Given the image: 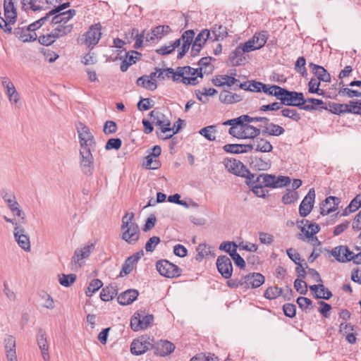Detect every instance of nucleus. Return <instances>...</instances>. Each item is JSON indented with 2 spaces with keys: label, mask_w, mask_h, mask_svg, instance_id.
<instances>
[{
  "label": "nucleus",
  "mask_w": 361,
  "mask_h": 361,
  "mask_svg": "<svg viewBox=\"0 0 361 361\" xmlns=\"http://www.w3.org/2000/svg\"><path fill=\"white\" fill-rule=\"evenodd\" d=\"M135 214L126 212L122 217L121 238L129 245H135L140 239V231L137 223L134 222Z\"/></svg>",
  "instance_id": "1"
},
{
  "label": "nucleus",
  "mask_w": 361,
  "mask_h": 361,
  "mask_svg": "<svg viewBox=\"0 0 361 361\" xmlns=\"http://www.w3.org/2000/svg\"><path fill=\"white\" fill-rule=\"evenodd\" d=\"M279 90L278 100L281 101L285 106H296L300 109L307 111H312L315 108L313 106L304 105V94L302 92L290 91L282 87Z\"/></svg>",
  "instance_id": "2"
},
{
  "label": "nucleus",
  "mask_w": 361,
  "mask_h": 361,
  "mask_svg": "<svg viewBox=\"0 0 361 361\" xmlns=\"http://www.w3.org/2000/svg\"><path fill=\"white\" fill-rule=\"evenodd\" d=\"M80 149H95L96 141L89 127L80 123L77 127Z\"/></svg>",
  "instance_id": "3"
},
{
  "label": "nucleus",
  "mask_w": 361,
  "mask_h": 361,
  "mask_svg": "<svg viewBox=\"0 0 361 361\" xmlns=\"http://www.w3.org/2000/svg\"><path fill=\"white\" fill-rule=\"evenodd\" d=\"M156 268L159 273L166 278H177L181 275L182 269L167 259L157 262Z\"/></svg>",
  "instance_id": "4"
},
{
  "label": "nucleus",
  "mask_w": 361,
  "mask_h": 361,
  "mask_svg": "<svg viewBox=\"0 0 361 361\" xmlns=\"http://www.w3.org/2000/svg\"><path fill=\"white\" fill-rule=\"evenodd\" d=\"M94 149H80V167L86 176H92L94 171V157L92 152Z\"/></svg>",
  "instance_id": "5"
},
{
  "label": "nucleus",
  "mask_w": 361,
  "mask_h": 361,
  "mask_svg": "<svg viewBox=\"0 0 361 361\" xmlns=\"http://www.w3.org/2000/svg\"><path fill=\"white\" fill-rule=\"evenodd\" d=\"M149 336L147 335L134 339L130 344V353L135 355H141L152 349L153 343L149 342Z\"/></svg>",
  "instance_id": "6"
},
{
  "label": "nucleus",
  "mask_w": 361,
  "mask_h": 361,
  "mask_svg": "<svg viewBox=\"0 0 361 361\" xmlns=\"http://www.w3.org/2000/svg\"><path fill=\"white\" fill-rule=\"evenodd\" d=\"M153 321V314H147L142 317L139 312H135L130 319V326L134 331L147 329Z\"/></svg>",
  "instance_id": "7"
},
{
  "label": "nucleus",
  "mask_w": 361,
  "mask_h": 361,
  "mask_svg": "<svg viewBox=\"0 0 361 361\" xmlns=\"http://www.w3.org/2000/svg\"><path fill=\"white\" fill-rule=\"evenodd\" d=\"M226 169L231 173L245 178L249 174V169L240 160L235 159H227L224 161Z\"/></svg>",
  "instance_id": "8"
},
{
  "label": "nucleus",
  "mask_w": 361,
  "mask_h": 361,
  "mask_svg": "<svg viewBox=\"0 0 361 361\" xmlns=\"http://www.w3.org/2000/svg\"><path fill=\"white\" fill-rule=\"evenodd\" d=\"M216 268L219 274L225 279H229L233 273V265L231 259L226 255H220L216 259Z\"/></svg>",
  "instance_id": "9"
},
{
  "label": "nucleus",
  "mask_w": 361,
  "mask_h": 361,
  "mask_svg": "<svg viewBox=\"0 0 361 361\" xmlns=\"http://www.w3.org/2000/svg\"><path fill=\"white\" fill-rule=\"evenodd\" d=\"M144 256V251L142 250L134 253L128 257L122 265L121 271H120L119 276L123 277L129 274L135 267L138 261Z\"/></svg>",
  "instance_id": "10"
},
{
  "label": "nucleus",
  "mask_w": 361,
  "mask_h": 361,
  "mask_svg": "<svg viewBox=\"0 0 361 361\" xmlns=\"http://www.w3.org/2000/svg\"><path fill=\"white\" fill-rule=\"evenodd\" d=\"M101 29L102 25L99 23L91 25L85 34L84 43L89 47L95 46L101 38Z\"/></svg>",
  "instance_id": "11"
},
{
  "label": "nucleus",
  "mask_w": 361,
  "mask_h": 361,
  "mask_svg": "<svg viewBox=\"0 0 361 361\" xmlns=\"http://www.w3.org/2000/svg\"><path fill=\"white\" fill-rule=\"evenodd\" d=\"M247 164L252 171H267L271 168V161L269 159L257 155L249 157Z\"/></svg>",
  "instance_id": "12"
},
{
  "label": "nucleus",
  "mask_w": 361,
  "mask_h": 361,
  "mask_svg": "<svg viewBox=\"0 0 361 361\" xmlns=\"http://www.w3.org/2000/svg\"><path fill=\"white\" fill-rule=\"evenodd\" d=\"M315 199V191L310 188L299 206V214L302 217L307 216L312 211Z\"/></svg>",
  "instance_id": "13"
},
{
  "label": "nucleus",
  "mask_w": 361,
  "mask_h": 361,
  "mask_svg": "<svg viewBox=\"0 0 361 361\" xmlns=\"http://www.w3.org/2000/svg\"><path fill=\"white\" fill-rule=\"evenodd\" d=\"M14 238L17 242L19 247L25 251L30 250V238L25 234V231L23 227L18 224H16L13 231Z\"/></svg>",
  "instance_id": "14"
},
{
  "label": "nucleus",
  "mask_w": 361,
  "mask_h": 361,
  "mask_svg": "<svg viewBox=\"0 0 361 361\" xmlns=\"http://www.w3.org/2000/svg\"><path fill=\"white\" fill-rule=\"evenodd\" d=\"M243 280H244V288H257L264 283L265 277L260 273L252 272L243 276Z\"/></svg>",
  "instance_id": "15"
},
{
  "label": "nucleus",
  "mask_w": 361,
  "mask_h": 361,
  "mask_svg": "<svg viewBox=\"0 0 361 361\" xmlns=\"http://www.w3.org/2000/svg\"><path fill=\"white\" fill-rule=\"evenodd\" d=\"M175 345L167 340H160L153 344L152 349L157 355L164 357L172 353L175 350Z\"/></svg>",
  "instance_id": "16"
},
{
  "label": "nucleus",
  "mask_w": 361,
  "mask_h": 361,
  "mask_svg": "<svg viewBox=\"0 0 361 361\" xmlns=\"http://www.w3.org/2000/svg\"><path fill=\"white\" fill-rule=\"evenodd\" d=\"M341 203V199L335 196L327 197L322 203L320 214L326 216L333 212H335Z\"/></svg>",
  "instance_id": "17"
},
{
  "label": "nucleus",
  "mask_w": 361,
  "mask_h": 361,
  "mask_svg": "<svg viewBox=\"0 0 361 361\" xmlns=\"http://www.w3.org/2000/svg\"><path fill=\"white\" fill-rule=\"evenodd\" d=\"M195 35V33L193 30H188L182 34L181 39H183V44L177 55L178 59H181L188 51L193 42Z\"/></svg>",
  "instance_id": "18"
},
{
  "label": "nucleus",
  "mask_w": 361,
  "mask_h": 361,
  "mask_svg": "<svg viewBox=\"0 0 361 361\" xmlns=\"http://www.w3.org/2000/svg\"><path fill=\"white\" fill-rule=\"evenodd\" d=\"M37 342L38 346L41 350L42 357L44 361H48L50 359L49 353V345L47 343V338L46 332L42 329H39L37 334Z\"/></svg>",
  "instance_id": "19"
},
{
  "label": "nucleus",
  "mask_w": 361,
  "mask_h": 361,
  "mask_svg": "<svg viewBox=\"0 0 361 361\" xmlns=\"http://www.w3.org/2000/svg\"><path fill=\"white\" fill-rule=\"evenodd\" d=\"M4 347L8 361H17L16 351V344L14 336L11 335L6 336L4 338Z\"/></svg>",
  "instance_id": "20"
},
{
  "label": "nucleus",
  "mask_w": 361,
  "mask_h": 361,
  "mask_svg": "<svg viewBox=\"0 0 361 361\" xmlns=\"http://www.w3.org/2000/svg\"><path fill=\"white\" fill-rule=\"evenodd\" d=\"M4 11L5 18L10 24H15L17 20V10L13 0L4 1Z\"/></svg>",
  "instance_id": "21"
},
{
  "label": "nucleus",
  "mask_w": 361,
  "mask_h": 361,
  "mask_svg": "<svg viewBox=\"0 0 361 361\" xmlns=\"http://www.w3.org/2000/svg\"><path fill=\"white\" fill-rule=\"evenodd\" d=\"M261 133L260 128H256L248 123H244L239 130L238 135L240 139H252L255 140Z\"/></svg>",
  "instance_id": "22"
},
{
  "label": "nucleus",
  "mask_w": 361,
  "mask_h": 361,
  "mask_svg": "<svg viewBox=\"0 0 361 361\" xmlns=\"http://www.w3.org/2000/svg\"><path fill=\"white\" fill-rule=\"evenodd\" d=\"M94 250V244L85 245L81 249H76L71 259V263L76 264L82 259L88 257Z\"/></svg>",
  "instance_id": "23"
},
{
  "label": "nucleus",
  "mask_w": 361,
  "mask_h": 361,
  "mask_svg": "<svg viewBox=\"0 0 361 361\" xmlns=\"http://www.w3.org/2000/svg\"><path fill=\"white\" fill-rule=\"evenodd\" d=\"M139 292L136 289H128L118 295V302L121 305H128L133 302L138 297Z\"/></svg>",
  "instance_id": "24"
},
{
  "label": "nucleus",
  "mask_w": 361,
  "mask_h": 361,
  "mask_svg": "<svg viewBox=\"0 0 361 361\" xmlns=\"http://www.w3.org/2000/svg\"><path fill=\"white\" fill-rule=\"evenodd\" d=\"M245 53V51H243L242 48L240 46H238L229 55L228 60L231 65L233 66L245 65L247 62Z\"/></svg>",
  "instance_id": "25"
},
{
  "label": "nucleus",
  "mask_w": 361,
  "mask_h": 361,
  "mask_svg": "<svg viewBox=\"0 0 361 361\" xmlns=\"http://www.w3.org/2000/svg\"><path fill=\"white\" fill-rule=\"evenodd\" d=\"M260 127L263 128L262 130V135L279 136L283 135L285 132V129L282 126L274 123H270L269 121L265 123L264 125H261Z\"/></svg>",
  "instance_id": "26"
},
{
  "label": "nucleus",
  "mask_w": 361,
  "mask_h": 361,
  "mask_svg": "<svg viewBox=\"0 0 361 361\" xmlns=\"http://www.w3.org/2000/svg\"><path fill=\"white\" fill-rule=\"evenodd\" d=\"M223 149L227 153L241 154L251 152L253 146L250 144H227L223 147Z\"/></svg>",
  "instance_id": "27"
},
{
  "label": "nucleus",
  "mask_w": 361,
  "mask_h": 361,
  "mask_svg": "<svg viewBox=\"0 0 361 361\" xmlns=\"http://www.w3.org/2000/svg\"><path fill=\"white\" fill-rule=\"evenodd\" d=\"M312 72L317 76V79L320 81L329 82L331 81V75L322 66L317 65L312 62L309 63Z\"/></svg>",
  "instance_id": "28"
},
{
  "label": "nucleus",
  "mask_w": 361,
  "mask_h": 361,
  "mask_svg": "<svg viewBox=\"0 0 361 361\" xmlns=\"http://www.w3.org/2000/svg\"><path fill=\"white\" fill-rule=\"evenodd\" d=\"M250 145L253 146V149H255L256 152H270L273 149L272 145L268 140L258 137V136L253 140V143Z\"/></svg>",
  "instance_id": "29"
},
{
  "label": "nucleus",
  "mask_w": 361,
  "mask_h": 361,
  "mask_svg": "<svg viewBox=\"0 0 361 361\" xmlns=\"http://www.w3.org/2000/svg\"><path fill=\"white\" fill-rule=\"evenodd\" d=\"M219 100L223 104H230L237 103L243 100L241 95L232 93L228 90H223L219 94Z\"/></svg>",
  "instance_id": "30"
},
{
  "label": "nucleus",
  "mask_w": 361,
  "mask_h": 361,
  "mask_svg": "<svg viewBox=\"0 0 361 361\" xmlns=\"http://www.w3.org/2000/svg\"><path fill=\"white\" fill-rule=\"evenodd\" d=\"M310 291L314 293V298L315 299H323V300H329L332 297V293L329 290H326V296L322 295L320 294L319 290H324V286L323 283H319L317 285H312L309 286Z\"/></svg>",
  "instance_id": "31"
},
{
  "label": "nucleus",
  "mask_w": 361,
  "mask_h": 361,
  "mask_svg": "<svg viewBox=\"0 0 361 361\" xmlns=\"http://www.w3.org/2000/svg\"><path fill=\"white\" fill-rule=\"evenodd\" d=\"M73 24L59 25L56 28L52 30L51 33L56 39L71 33L73 30Z\"/></svg>",
  "instance_id": "32"
},
{
  "label": "nucleus",
  "mask_w": 361,
  "mask_h": 361,
  "mask_svg": "<svg viewBox=\"0 0 361 361\" xmlns=\"http://www.w3.org/2000/svg\"><path fill=\"white\" fill-rule=\"evenodd\" d=\"M118 294V289L116 286H108L104 288L100 293L102 300L107 302L111 300Z\"/></svg>",
  "instance_id": "33"
},
{
  "label": "nucleus",
  "mask_w": 361,
  "mask_h": 361,
  "mask_svg": "<svg viewBox=\"0 0 361 361\" xmlns=\"http://www.w3.org/2000/svg\"><path fill=\"white\" fill-rule=\"evenodd\" d=\"M212 32L214 35L212 41L224 39L228 36L227 27L221 25H214L212 27Z\"/></svg>",
  "instance_id": "34"
},
{
  "label": "nucleus",
  "mask_w": 361,
  "mask_h": 361,
  "mask_svg": "<svg viewBox=\"0 0 361 361\" xmlns=\"http://www.w3.org/2000/svg\"><path fill=\"white\" fill-rule=\"evenodd\" d=\"M269 34L268 32L266 30L261 31L259 32L255 33L253 37H252V39H254V42L256 45V48L257 49H261L263 47L268 39Z\"/></svg>",
  "instance_id": "35"
},
{
  "label": "nucleus",
  "mask_w": 361,
  "mask_h": 361,
  "mask_svg": "<svg viewBox=\"0 0 361 361\" xmlns=\"http://www.w3.org/2000/svg\"><path fill=\"white\" fill-rule=\"evenodd\" d=\"M212 60L214 61L215 59L212 56H204L201 58L198 61L200 67H202V69L204 68L203 72L204 74H211L213 72L214 68L211 65V61Z\"/></svg>",
  "instance_id": "36"
},
{
  "label": "nucleus",
  "mask_w": 361,
  "mask_h": 361,
  "mask_svg": "<svg viewBox=\"0 0 361 361\" xmlns=\"http://www.w3.org/2000/svg\"><path fill=\"white\" fill-rule=\"evenodd\" d=\"M137 60H138L137 56H134V55L131 54L129 51L126 52L125 58L120 66L121 71L126 72L132 64L136 63Z\"/></svg>",
  "instance_id": "37"
},
{
  "label": "nucleus",
  "mask_w": 361,
  "mask_h": 361,
  "mask_svg": "<svg viewBox=\"0 0 361 361\" xmlns=\"http://www.w3.org/2000/svg\"><path fill=\"white\" fill-rule=\"evenodd\" d=\"M281 88V87L276 85H266L262 82V86L260 87V92H264L269 96H274L276 99L279 98V90H276Z\"/></svg>",
  "instance_id": "38"
},
{
  "label": "nucleus",
  "mask_w": 361,
  "mask_h": 361,
  "mask_svg": "<svg viewBox=\"0 0 361 361\" xmlns=\"http://www.w3.org/2000/svg\"><path fill=\"white\" fill-rule=\"evenodd\" d=\"M238 245H235L234 247L232 248V252L231 253V258L233 260L234 264L241 269H244L246 264L244 259L237 252Z\"/></svg>",
  "instance_id": "39"
},
{
  "label": "nucleus",
  "mask_w": 361,
  "mask_h": 361,
  "mask_svg": "<svg viewBox=\"0 0 361 361\" xmlns=\"http://www.w3.org/2000/svg\"><path fill=\"white\" fill-rule=\"evenodd\" d=\"M102 286L103 283L100 279H95L92 280L85 291L86 295L91 297L92 294L97 292Z\"/></svg>",
  "instance_id": "40"
},
{
  "label": "nucleus",
  "mask_w": 361,
  "mask_h": 361,
  "mask_svg": "<svg viewBox=\"0 0 361 361\" xmlns=\"http://www.w3.org/2000/svg\"><path fill=\"white\" fill-rule=\"evenodd\" d=\"M281 115L294 121L298 122L301 119L300 114L295 109L284 108L281 111Z\"/></svg>",
  "instance_id": "41"
},
{
  "label": "nucleus",
  "mask_w": 361,
  "mask_h": 361,
  "mask_svg": "<svg viewBox=\"0 0 361 361\" xmlns=\"http://www.w3.org/2000/svg\"><path fill=\"white\" fill-rule=\"evenodd\" d=\"M300 229L302 233H304L305 236L307 238H310V237L319 232L320 226L316 223H310L308 224V229H310L311 232H310L309 230H306L305 226H300Z\"/></svg>",
  "instance_id": "42"
},
{
  "label": "nucleus",
  "mask_w": 361,
  "mask_h": 361,
  "mask_svg": "<svg viewBox=\"0 0 361 361\" xmlns=\"http://www.w3.org/2000/svg\"><path fill=\"white\" fill-rule=\"evenodd\" d=\"M6 94L8 97V100L11 103L17 104L20 101V95L18 92L16 91V87L13 83L5 88Z\"/></svg>",
  "instance_id": "43"
},
{
  "label": "nucleus",
  "mask_w": 361,
  "mask_h": 361,
  "mask_svg": "<svg viewBox=\"0 0 361 361\" xmlns=\"http://www.w3.org/2000/svg\"><path fill=\"white\" fill-rule=\"evenodd\" d=\"M245 183L247 186H253L256 185L257 186L261 185L262 180V173L258 176H255L254 173H251L249 170V174L246 176Z\"/></svg>",
  "instance_id": "44"
},
{
  "label": "nucleus",
  "mask_w": 361,
  "mask_h": 361,
  "mask_svg": "<svg viewBox=\"0 0 361 361\" xmlns=\"http://www.w3.org/2000/svg\"><path fill=\"white\" fill-rule=\"evenodd\" d=\"M282 288L277 286H270L264 292V296L268 300H274L282 294Z\"/></svg>",
  "instance_id": "45"
},
{
  "label": "nucleus",
  "mask_w": 361,
  "mask_h": 361,
  "mask_svg": "<svg viewBox=\"0 0 361 361\" xmlns=\"http://www.w3.org/2000/svg\"><path fill=\"white\" fill-rule=\"evenodd\" d=\"M59 283L64 287H70L76 280V275L74 274L59 275Z\"/></svg>",
  "instance_id": "46"
},
{
  "label": "nucleus",
  "mask_w": 361,
  "mask_h": 361,
  "mask_svg": "<svg viewBox=\"0 0 361 361\" xmlns=\"http://www.w3.org/2000/svg\"><path fill=\"white\" fill-rule=\"evenodd\" d=\"M306 60L304 56H300L298 58L295 64V70L296 72L300 73L302 77H306L307 75V69L305 67Z\"/></svg>",
  "instance_id": "47"
},
{
  "label": "nucleus",
  "mask_w": 361,
  "mask_h": 361,
  "mask_svg": "<svg viewBox=\"0 0 361 361\" xmlns=\"http://www.w3.org/2000/svg\"><path fill=\"white\" fill-rule=\"evenodd\" d=\"M212 133H216V126H206L199 131V133L204 136L207 140L214 141L216 139V137L212 135Z\"/></svg>",
  "instance_id": "48"
},
{
  "label": "nucleus",
  "mask_w": 361,
  "mask_h": 361,
  "mask_svg": "<svg viewBox=\"0 0 361 361\" xmlns=\"http://www.w3.org/2000/svg\"><path fill=\"white\" fill-rule=\"evenodd\" d=\"M339 105L340 104L338 103L328 102L325 103V106L319 107V111H321L324 109L330 111L333 114L340 115L341 114V109L339 108Z\"/></svg>",
  "instance_id": "49"
},
{
  "label": "nucleus",
  "mask_w": 361,
  "mask_h": 361,
  "mask_svg": "<svg viewBox=\"0 0 361 361\" xmlns=\"http://www.w3.org/2000/svg\"><path fill=\"white\" fill-rule=\"evenodd\" d=\"M341 254L343 255L341 259L342 263L350 262L351 260L354 262L357 258V254L355 255L352 251L350 250L348 246L342 245Z\"/></svg>",
  "instance_id": "50"
},
{
  "label": "nucleus",
  "mask_w": 361,
  "mask_h": 361,
  "mask_svg": "<svg viewBox=\"0 0 361 361\" xmlns=\"http://www.w3.org/2000/svg\"><path fill=\"white\" fill-rule=\"evenodd\" d=\"M298 193L297 191L290 190L284 194L282 197V202L285 204H290L298 199Z\"/></svg>",
  "instance_id": "51"
},
{
  "label": "nucleus",
  "mask_w": 361,
  "mask_h": 361,
  "mask_svg": "<svg viewBox=\"0 0 361 361\" xmlns=\"http://www.w3.org/2000/svg\"><path fill=\"white\" fill-rule=\"evenodd\" d=\"M210 36V31L208 29H204L196 36L193 42L197 44H202L204 45L208 39H212V37H211Z\"/></svg>",
  "instance_id": "52"
},
{
  "label": "nucleus",
  "mask_w": 361,
  "mask_h": 361,
  "mask_svg": "<svg viewBox=\"0 0 361 361\" xmlns=\"http://www.w3.org/2000/svg\"><path fill=\"white\" fill-rule=\"evenodd\" d=\"M291 182L290 177L285 176H275V180H274V188H282L288 185Z\"/></svg>",
  "instance_id": "53"
},
{
  "label": "nucleus",
  "mask_w": 361,
  "mask_h": 361,
  "mask_svg": "<svg viewBox=\"0 0 361 361\" xmlns=\"http://www.w3.org/2000/svg\"><path fill=\"white\" fill-rule=\"evenodd\" d=\"M122 145V141L120 138H110L106 143L105 149L111 150L116 149L118 150L121 148Z\"/></svg>",
  "instance_id": "54"
},
{
  "label": "nucleus",
  "mask_w": 361,
  "mask_h": 361,
  "mask_svg": "<svg viewBox=\"0 0 361 361\" xmlns=\"http://www.w3.org/2000/svg\"><path fill=\"white\" fill-rule=\"evenodd\" d=\"M51 16H48V13L45 15V16L39 18L35 22L29 25L27 27V31L34 32L36 30L39 29L42 25L45 23V22L49 19Z\"/></svg>",
  "instance_id": "55"
},
{
  "label": "nucleus",
  "mask_w": 361,
  "mask_h": 361,
  "mask_svg": "<svg viewBox=\"0 0 361 361\" xmlns=\"http://www.w3.org/2000/svg\"><path fill=\"white\" fill-rule=\"evenodd\" d=\"M160 241V238L158 236H152L149 238L145 244V250L150 252H153Z\"/></svg>",
  "instance_id": "56"
},
{
  "label": "nucleus",
  "mask_w": 361,
  "mask_h": 361,
  "mask_svg": "<svg viewBox=\"0 0 361 361\" xmlns=\"http://www.w3.org/2000/svg\"><path fill=\"white\" fill-rule=\"evenodd\" d=\"M8 208L13 214L21 218V222L23 224L25 223V213L20 209L18 202H15L12 204H10Z\"/></svg>",
  "instance_id": "57"
},
{
  "label": "nucleus",
  "mask_w": 361,
  "mask_h": 361,
  "mask_svg": "<svg viewBox=\"0 0 361 361\" xmlns=\"http://www.w3.org/2000/svg\"><path fill=\"white\" fill-rule=\"evenodd\" d=\"M318 305H319V308L318 310L319 312L325 318H329L330 317V310H331V306L324 302V301H319Z\"/></svg>",
  "instance_id": "58"
},
{
  "label": "nucleus",
  "mask_w": 361,
  "mask_h": 361,
  "mask_svg": "<svg viewBox=\"0 0 361 361\" xmlns=\"http://www.w3.org/2000/svg\"><path fill=\"white\" fill-rule=\"evenodd\" d=\"M275 180V175L262 173V185L263 188H274V180Z\"/></svg>",
  "instance_id": "59"
},
{
  "label": "nucleus",
  "mask_w": 361,
  "mask_h": 361,
  "mask_svg": "<svg viewBox=\"0 0 361 361\" xmlns=\"http://www.w3.org/2000/svg\"><path fill=\"white\" fill-rule=\"evenodd\" d=\"M283 311L286 317L293 318L296 314V306L292 303H286L283 306Z\"/></svg>",
  "instance_id": "60"
},
{
  "label": "nucleus",
  "mask_w": 361,
  "mask_h": 361,
  "mask_svg": "<svg viewBox=\"0 0 361 361\" xmlns=\"http://www.w3.org/2000/svg\"><path fill=\"white\" fill-rule=\"evenodd\" d=\"M117 125L115 121H106L104 125L103 132L106 135H111L117 131Z\"/></svg>",
  "instance_id": "61"
},
{
  "label": "nucleus",
  "mask_w": 361,
  "mask_h": 361,
  "mask_svg": "<svg viewBox=\"0 0 361 361\" xmlns=\"http://www.w3.org/2000/svg\"><path fill=\"white\" fill-rule=\"evenodd\" d=\"M294 288L301 295H305L307 293V285L301 279H296L295 280Z\"/></svg>",
  "instance_id": "62"
},
{
  "label": "nucleus",
  "mask_w": 361,
  "mask_h": 361,
  "mask_svg": "<svg viewBox=\"0 0 361 361\" xmlns=\"http://www.w3.org/2000/svg\"><path fill=\"white\" fill-rule=\"evenodd\" d=\"M55 40L56 39L51 32L46 35H41L38 37L39 43L43 46L47 47L51 45L55 42Z\"/></svg>",
  "instance_id": "63"
},
{
  "label": "nucleus",
  "mask_w": 361,
  "mask_h": 361,
  "mask_svg": "<svg viewBox=\"0 0 361 361\" xmlns=\"http://www.w3.org/2000/svg\"><path fill=\"white\" fill-rule=\"evenodd\" d=\"M361 207V193L357 195L350 202L348 209L350 212H355Z\"/></svg>",
  "instance_id": "64"
}]
</instances>
